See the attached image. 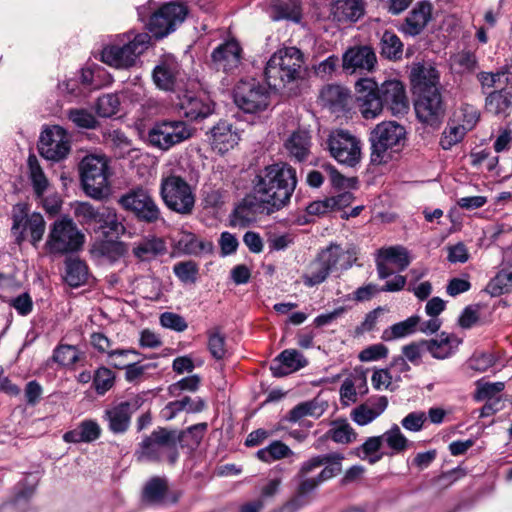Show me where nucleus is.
<instances>
[{
    "label": "nucleus",
    "instance_id": "5701e85b",
    "mask_svg": "<svg viewBox=\"0 0 512 512\" xmlns=\"http://www.w3.org/2000/svg\"><path fill=\"white\" fill-rule=\"evenodd\" d=\"M242 52L241 46L235 40L220 44L211 54L214 68L225 73H234L242 63Z\"/></svg>",
    "mask_w": 512,
    "mask_h": 512
},
{
    "label": "nucleus",
    "instance_id": "cd10ccee",
    "mask_svg": "<svg viewBox=\"0 0 512 512\" xmlns=\"http://www.w3.org/2000/svg\"><path fill=\"white\" fill-rule=\"evenodd\" d=\"M432 6L429 2L418 3L407 15L399 30L408 36L419 35L431 19Z\"/></svg>",
    "mask_w": 512,
    "mask_h": 512
},
{
    "label": "nucleus",
    "instance_id": "393cba45",
    "mask_svg": "<svg viewBox=\"0 0 512 512\" xmlns=\"http://www.w3.org/2000/svg\"><path fill=\"white\" fill-rule=\"evenodd\" d=\"M181 75V65L173 56H165L153 69L152 77L155 85L162 90H174Z\"/></svg>",
    "mask_w": 512,
    "mask_h": 512
},
{
    "label": "nucleus",
    "instance_id": "f03ea898",
    "mask_svg": "<svg viewBox=\"0 0 512 512\" xmlns=\"http://www.w3.org/2000/svg\"><path fill=\"white\" fill-rule=\"evenodd\" d=\"M304 55L296 47L277 50L268 60L264 75L270 88L284 89L303 78Z\"/></svg>",
    "mask_w": 512,
    "mask_h": 512
},
{
    "label": "nucleus",
    "instance_id": "f257e3e1",
    "mask_svg": "<svg viewBox=\"0 0 512 512\" xmlns=\"http://www.w3.org/2000/svg\"><path fill=\"white\" fill-rule=\"evenodd\" d=\"M297 186L296 170L285 162L264 167L256 175L254 191L277 211L287 206Z\"/></svg>",
    "mask_w": 512,
    "mask_h": 512
},
{
    "label": "nucleus",
    "instance_id": "c9c22d12",
    "mask_svg": "<svg viewBox=\"0 0 512 512\" xmlns=\"http://www.w3.org/2000/svg\"><path fill=\"white\" fill-rule=\"evenodd\" d=\"M101 428L94 420H84L77 428L66 432L63 435V440L67 443H89L97 440L100 437Z\"/></svg>",
    "mask_w": 512,
    "mask_h": 512
},
{
    "label": "nucleus",
    "instance_id": "4d7b16f0",
    "mask_svg": "<svg viewBox=\"0 0 512 512\" xmlns=\"http://www.w3.org/2000/svg\"><path fill=\"white\" fill-rule=\"evenodd\" d=\"M348 96V91L339 85H328L321 92L322 99L331 107L344 106Z\"/></svg>",
    "mask_w": 512,
    "mask_h": 512
},
{
    "label": "nucleus",
    "instance_id": "603ef678",
    "mask_svg": "<svg viewBox=\"0 0 512 512\" xmlns=\"http://www.w3.org/2000/svg\"><path fill=\"white\" fill-rule=\"evenodd\" d=\"M91 253L97 257H106L108 259H115L122 254L121 243L107 238L106 240L95 241Z\"/></svg>",
    "mask_w": 512,
    "mask_h": 512
},
{
    "label": "nucleus",
    "instance_id": "b1692460",
    "mask_svg": "<svg viewBox=\"0 0 512 512\" xmlns=\"http://www.w3.org/2000/svg\"><path fill=\"white\" fill-rule=\"evenodd\" d=\"M343 459V454L337 452L314 456L302 463V473L312 472L324 465L325 467L317 475L320 483H322L335 477L342 471Z\"/></svg>",
    "mask_w": 512,
    "mask_h": 512
},
{
    "label": "nucleus",
    "instance_id": "4c0bfd02",
    "mask_svg": "<svg viewBox=\"0 0 512 512\" xmlns=\"http://www.w3.org/2000/svg\"><path fill=\"white\" fill-rule=\"evenodd\" d=\"M380 55L391 61H399L402 59L404 45L397 34L390 30H386L380 37L379 42Z\"/></svg>",
    "mask_w": 512,
    "mask_h": 512
},
{
    "label": "nucleus",
    "instance_id": "79ce46f5",
    "mask_svg": "<svg viewBox=\"0 0 512 512\" xmlns=\"http://www.w3.org/2000/svg\"><path fill=\"white\" fill-rule=\"evenodd\" d=\"M452 339L450 334L442 332L436 339L423 340V344L433 358L445 359L452 354Z\"/></svg>",
    "mask_w": 512,
    "mask_h": 512
},
{
    "label": "nucleus",
    "instance_id": "f3484780",
    "mask_svg": "<svg viewBox=\"0 0 512 512\" xmlns=\"http://www.w3.org/2000/svg\"><path fill=\"white\" fill-rule=\"evenodd\" d=\"M418 119L431 127L437 128L445 116V105L439 89L426 90L419 93L415 102Z\"/></svg>",
    "mask_w": 512,
    "mask_h": 512
},
{
    "label": "nucleus",
    "instance_id": "bb28decb",
    "mask_svg": "<svg viewBox=\"0 0 512 512\" xmlns=\"http://www.w3.org/2000/svg\"><path fill=\"white\" fill-rule=\"evenodd\" d=\"M209 140L214 150L224 154L238 144L240 136L231 123L219 121L211 128Z\"/></svg>",
    "mask_w": 512,
    "mask_h": 512
},
{
    "label": "nucleus",
    "instance_id": "680f3d73",
    "mask_svg": "<svg viewBox=\"0 0 512 512\" xmlns=\"http://www.w3.org/2000/svg\"><path fill=\"white\" fill-rule=\"evenodd\" d=\"M120 101L115 94H105L98 98L96 112L100 117H111L118 112Z\"/></svg>",
    "mask_w": 512,
    "mask_h": 512
},
{
    "label": "nucleus",
    "instance_id": "e433bc0d",
    "mask_svg": "<svg viewBox=\"0 0 512 512\" xmlns=\"http://www.w3.org/2000/svg\"><path fill=\"white\" fill-rule=\"evenodd\" d=\"M439 73L434 67L421 66L411 73V81L418 93L426 90L439 89Z\"/></svg>",
    "mask_w": 512,
    "mask_h": 512
},
{
    "label": "nucleus",
    "instance_id": "c85d7f7f",
    "mask_svg": "<svg viewBox=\"0 0 512 512\" xmlns=\"http://www.w3.org/2000/svg\"><path fill=\"white\" fill-rule=\"evenodd\" d=\"M142 501L147 505L161 506L167 503H176L177 498H169V487L165 478L153 477L146 482L143 488Z\"/></svg>",
    "mask_w": 512,
    "mask_h": 512
},
{
    "label": "nucleus",
    "instance_id": "49530a36",
    "mask_svg": "<svg viewBox=\"0 0 512 512\" xmlns=\"http://www.w3.org/2000/svg\"><path fill=\"white\" fill-rule=\"evenodd\" d=\"M88 275L85 262L74 259L66 262L65 281L71 287H79L86 282Z\"/></svg>",
    "mask_w": 512,
    "mask_h": 512
},
{
    "label": "nucleus",
    "instance_id": "a878e982",
    "mask_svg": "<svg viewBox=\"0 0 512 512\" xmlns=\"http://www.w3.org/2000/svg\"><path fill=\"white\" fill-rule=\"evenodd\" d=\"M377 63L374 50L369 46H357L348 49L343 55V68L352 73L357 70L371 71Z\"/></svg>",
    "mask_w": 512,
    "mask_h": 512
},
{
    "label": "nucleus",
    "instance_id": "20e7f679",
    "mask_svg": "<svg viewBox=\"0 0 512 512\" xmlns=\"http://www.w3.org/2000/svg\"><path fill=\"white\" fill-rule=\"evenodd\" d=\"M150 42L151 37L146 32L119 35L113 43L103 48L101 59L109 66L127 69L148 49Z\"/></svg>",
    "mask_w": 512,
    "mask_h": 512
},
{
    "label": "nucleus",
    "instance_id": "6e6d98bb",
    "mask_svg": "<svg viewBox=\"0 0 512 512\" xmlns=\"http://www.w3.org/2000/svg\"><path fill=\"white\" fill-rule=\"evenodd\" d=\"M207 335L208 350L212 357L216 360L223 359L227 353L225 336L220 332L219 328L209 330Z\"/></svg>",
    "mask_w": 512,
    "mask_h": 512
},
{
    "label": "nucleus",
    "instance_id": "7c9ffc66",
    "mask_svg": "<svg viewBox=\"0 0 512 512\" xmlns=\"http://www.w3.org/2000/svg\"><path fill=\"white\" fill-rule=\"evenodd\" d=\"M311 145L310 132L305 129L293 131L284 141V148L288 156L297 162L307 160Z\"/></svg>",
    "mask_w": 512,
    "mask_h": 512
},
{
    "label": "nucleus",
    "instance_id": "ea45409f",
    "mask_svg": "<svg viewBox=\"0 0 512 512\" xmlns=\"http://www.w3.org/2000/svg\"><path fill=\"white\" fill-rule=\"evenodd\" d=\"M176 248L183 254L198 256L211 251V243L199 239L194 233L182 232Z\"/></svg>",
    "mask_w": 512,
    "mask_h": 512
},
{
    "label": "nucleus",
    "instance_id": "39448f33",
    "mask_svg": "<svg viewBox=\"0 0 512 512\" xmlns=\"http://www.w3.org/2000/svg\"><path fill=\"white\" fill-rule=\"evenodd\" d=\"M179 441L180 436L176 430L158 427L139 443L135 457L140 462L167 461L174 465L179 458Z\"/></svg>",
    "mask_w": 512,
    "mask_h": 512
},
{
    "label": "nucleus",
    "instance_id": "dca6fc26",
    "mask_svg": "<svg viewBox=\"0 0 512 512\" xmlns=\"http://www.w3.org/2000/svg\"><path fill=\"white\" fill-rule=\"evenodd\" d=\"M70 149V137L62 127L55 125L41 133L38 150L45 159L60 161L69 154Z\"/></svg>",
    "mask_w": 512,
    "mask_h": 512
},
{
    "label": "nucleus",
    "instance_id": "9d476101",
    "mask_svg": "<svg viewBox=\"0 0 512 512\" xmlns=\"http://www.w3.org/2000/svg\"><path fill=\"white\" fill-rule=\"evenodd\" d=\"M81 182L85 193L102 199L108 193V164L104 157L88 155L80 163Z\"/></svg>",
    "mask_w": 512,
    "mask_h": 512
},
{
    "label": "nucleus",
    "instance_id": "8fccbe9b",
    "mask_svg": "<svg viewBox=\"0 0 512 512\" xmlns=\"http://www.w3.org/2000/svg\"><path fill=\"white\" fill-rule=\"evenodd\" d=\"M485 291L493 297L512 291V280L508 270L501 269L487 284Z\"/></svg>",
    "mask_w": 512,
    "mask_h": 512
},
{
    "label": "nucleus",
    "instance_id": "0eeeda50",
    "mask_svg": "<svg viewBox=\"0 0 512 512\" xmlns=\"http://www.w3.org/2000/svg\"><path fill=\"white\" fill-rule=\"evenodd\" d=\"M159 194L169 210L183 216L192 214L196 197L193 188L183 177L176 174L162 176Z\"/></svg>",
    "mask_w": 512,
    "mask_h": 512
},
{
    "label": "nucleus",
    "instance_id": "a19ab883",
    "mask_svg": "<svg viewBox=\"0 0 512 512\" xmlns=\"http://www.w3.org/2000/svg\"><path fill=\"white\" fill-rule=\"evenodd\" d=\"M512 106V91L509 89H500L491 92L485 99V108L494 115L507 114Z\"/></svg>",
    "mask_w": 512,
    "mask_h": 512
},
{
    "label": "nucleus",
    "instance_id": "de8ad7c7",
    "mask_svg": "<svg viewBox=\"0 0 512 512\" xmlns=\"http://www.w3.org/2000/svg\"><path fill=\"white\" fill-rule=\"evenodd\" d=\"M29 176L33 186V190L37 197H41L48 187V180L34 155L28 158Z\"/></svg>",
    "mask_w": 512,
    "mask_h": 512
},
{
    "label": "nucleus",
    "instance_id": "37998d69",
    "mask_svg": "<svg viewBox=\"0 0 512 512\" xmlns=\"http://www.w3.org/2000/svg\"><path fill=\"white\" fill-rule=\"evenodd\" d=\"M325 411L322 404L316 399L299 403L293 407L286 416L289 422L296 423L306 416L318 418Z\"/></svg>",
    "mask_w": 512,
    "mask_h": 512
},
{
    "label": "nucleus",
    "instance_id": "c756f323",
    "mask_svg": "<svg viewBox=\"0 0 512 512\" xmlns=\"http://www.w3.org/2000/svg\"><path fill=\"white\" fill-rule=\"evenodd\" d=\"M307 365L306 358L295 349L282 351L272 362L270 370L275 377H283Z\"/></svg>",
    "mask_w": 512,
    "mask_h": 512
},
{
    "label": "nucleus",
    "instance_id": "7ed1b4c3",
    "mask_svg": "<svg viewBox=\"0 0 512 512\" xmlns=\"http://www.w3.org/2000/svg\"><path fill=\"white\" fill-rule=\"evenodd\" d=\"M356 261L353 250H344L340 245L331 243L320 250L312 260L306 272L302 275L303 283L307 287H314L323 283L330 273L335 270H347Z\"/></svg>",
    "mask_w": 512,
    "mask_h": 512
},
{
    "label": "nucleus",
    "instance_id": "72a5a7b5",
    "mask_svg": "<svg viewBox=\"0 0 512 512\" xmlns=\"http://www.w3.org/2000/svg\"><path fill=\"white\" fill-rule=\"evenodd\" d=\"M167 252L163 238L150 236L140 239L133 245L132 253L140 261H151Z\"/></svg>",
    "mask_w": 512,
    "mask_h": 512
},
{
    "label": "nucleus",
    "instance_id": "58836bf2",
    "mask_svg": "<svg viewBox=\"0 0 512 512\" xmlns=\"http://www.w3.org/2000/svg\"><path fill=\"white\" fill-rule=\"evenodd\" d=\"M420 324V316L413 315L404 321L393 324L392 326L385 329L382 333L381 338L384 341L390 342L396 339L404 338L416 332L418 325Z\"/></svg>",
    "mask_w": 512,
    "mask_h": 512
},
{
    "label": "nucleus",
    "instance_id": "774afa93",
    "mask_svg": "<svg viewBox=\"0 0 512 512\" xmlns=\"http://www.w3.org/2000/svg\"><path fill=\"white\" fill-rule=\"evenodd\" d=\"M160 324L164 328H168L177 332H183L188 327L185 319L182 316L172 312L162 313L160 316Z\"/></svg>",
    "mask_w": 512,
    "mask_h": 512
},
{
    "label": "nucleus",
    "instance_id": "412c9836",
    "mask_svg": "<svg viewBox=\"0 0 512 512\" xmlns=\"http://www.w3.org/2000/svg\"><path fill=\"white\" fill-rule=\"evenodd\" d=\"M390 264L394 265L397 271H404L410 264L408 250L403 246H391L378 250L376 268L380 279H386L394 273Z\"/></svg>",
    "mask_w": 512,
    "mask_h": 512
},
{
    "label": "nucleus",
    "instance_id": "2f4dec72",
    "mask_svg": "<svg viewBox=\"0 0 512 512\" xmlns=\"http://www.w3.org/2000/svg\"><path fill=\"white\" fill-rule=\"evenodd\" d=\"M93 224L96 225L97 230L101 231L105 238L117 239L125 230L118 219L116 210L107 206L99 207Z\"/></svg>",
    "mask_w": 512,
    "mask_h": 512
},
{
    "label": "nucleus",
    "instance_id": "13d9d810",
    "mask_svg": "<svg viewBox=\"0 0 512 512\" xmlns=\"http://www.w3.org/2000/svg\"><path fill=\"white\" fill-rule=\"evenodd\" d=\"M79 359L78 350L75 346L62 344L57 346L51 360L60 366H71Z\"/></svg>",
    "mask_w": 512,
    "mask_h": 512
},
{
    "label": "nucleus",
    "instance_id": "1a4fd4ad",
    "mask_svg": "<svg viewBox=\"0 0 512 512\" xmlns=\"http://www.w3.org/2000/svg\"><path fill=\"white\" fill-rule=\"evenodd\" d=\"M330 156L346 167H356L362 159V141L345 129L330 131L325 141Z\"/></svg>",
    "mask_w": 512,
    "mask_h": 512
},
{
    "label": "nucleus",
    "instance_id": "338daca9",
    "mask_svg": "<svg viewBox=\"0 0 512 512\" xmlns=\"http://www.w3.org/2000/svg\"><path fill=\"white\" fill-rule=\"evenodd\" d=\"M454 64L460 73H472L477 68V58L470 51H462L454 57Z\"/></svg>",
    "mask_w": 512,
    "mask_h": 512
},
{
    "label": "nucleus",
    "instance_id": "6ab92c4d",
    "mask_svg": "<svg viewBox=\"0 0 512 512\" xmlns=\"http://www.w3.org/2000/svg\"><path fill=\"white\" fill-rule=\"evenodd\" d=\"M356 99L362 116L374 119L382 112L379 86L372 78H361L355 83Z\"/></svg>",
    "mask_w": 512,
    "mask_h": 512
},
{
    "label": "nucleus",
    "instance_id": "052dcab7",
    "mask_svg": "<svg viewBox=\"0 0 512 512\" xmlns=\"http://www.w3.org/2000/svg\"><path fill=\"white\" fill-rule=\"evenodd\" d=\"M114 381L115 374L109 368L100 367L95 371L93 385L97 394L104 395L113 387Z\"/></svg>",
    "mask_w": 512,
    "mask_h": 512
},
{
    "label": "nucleus",
    "instance_id": "a211bd4d",
    "mask_svg": "<svg viewBox=\"0 0 512 512\" xmlns=\"http://www.w3.org/2000/svg\"><path fill=\"white\" fill-rule=\"evenodd\" d=\"M143 403V397L136 395L106 409L103 417L108 422L110 431L114 434L126 432L130 426L132 415L140 409Z\"/></svg>",
    "mask_w": 512,
    "mask_h": 512
},
{
    "label": "nucleus",
    "instance_id": "c03bdc74",
    "mask_svg": "<svg viewBox=\"0 0 512 512\" xmlns=\"http://www.w3.org/2000/svg\"><path fill=\"white\" fill-rule=\"evenodd\" d=\"M292 450L281 441H273L268 446L257 451L256 456L265 463H271L292 455Z\"/></svg>",
    "mask_w": 512,
    "mask_h": 512
},
{
    "label": "nucleus",
    "instance_id": "9b49d317",
    "mask_svg": "<svg viewBox=\"0 0 512 512\" xmlns=\"http://www.w3.org/2000/svg\"><path fill=\"white\" fill-rule=\"evenodd\" d=\"M118 203L140 222L155 224L163 220L161 209L154 197L142 187H136L125 193L119 198Z\"/></svg>",
    "mask_w": 512,
    "mask_h": 512
},
{
    "label": "nucleus",
    "instance_id": "69168bd1",
    "mask_svg": "<svg viewBox=\"0 0 512 512\" xmlns=\"http://www.w3.org/2000/svg\"><path fill=\"white\" fill-rule=\"evenodd\" d=\"M465 135L463 126H453L445 130L440 139V145L444 150L451 149L455 144L460 142Z\"/></svg>",
    "mask_w": 512,
    "mask_h": 512
},
{
    "label": "nucleus",
    "instance_id": "3c124183",
    "mask_svg": "<svg viewBox=\"0 0 512 512\" xmlns=\"http://www.w3.org/2000/svg\"><path fill=\"white\" fill-rule=\"evenodd\" d=\"M381 436L369 437L357 450L358 456L367 459L370 464H374L381 460L383 454L378 453L383 440Z\"/></svg>",
    "mask_w": 512,
    "mask_h": 512
},
{
    "label": "nucleus",
    "instance_id": "e2e57ef3",
    "mask_svg": "<svg viewBox=\"0 0 512 512\" xmlns=\"http://www.w3.org/2000/svg\"><path fill=\"white\" fill-rule=\"evenodd\" d=\"M99 207H94L88 202H79L74 207V215L82 224H93Z\"/></svg>",
    "mask_w": 512,
    "mask_h": 512
},
{
    "label": "nucleus",
    "instance_id": "f704fd0d",
    "mask_svg": "<svg viewBox=\"0 0 512 512\" xmlns=\"http://www.w3.org/2000/svg\"><path fill=\"white\" fill-rule=\"evenodd\" d=\"M331 11L338 21L356 22L364 13L362 0H331Z\"/></svg>",
    "mask_w": 512,
    "mask_h": 512
},
{
    "label": "nucleus",
    "instance_id": "6e6552de",
    "mask_svg": "<svg viewBox=\"0 0 512 512\" xmlns=\"http://www.w3.org/2000/svg\"><path fill=\"white\" fill-rule=\"evenodd\" d=\"M405 128L394 121L379 123L371 132L370 161L374 165L387 163L405 139Z\"/></svg>",
    "mask_w": 512,
    "mask_h": 512
},
{
    "label": "nucleus",
    "instance_id": "0e129e2a",
    "mask_svg": "<svg viewBox=\"0 0 512 512\" xmlns=\"http://www.w3.org/2000/svg\"><path fill=\"white\" fill-rule=\"evenodd\" d=\"M427 420V415L423 411H414L407 414L402 420L401 425L404 429L411 432H419L423 429Z\"/></svg>",
    "mask_w": 512,
    "mask_h": 512
},
{
    "label": "nucleus",
    "instance_id": "bf43d9fd",
    "mask_svg": "<svg viewBox=\"0 0 512 512\" xmlns=\"http://www.w3.org/2000/svg\"><path fill=\"white\" fill-rule=\"evenodd\" d=\"M201 383V378L199 375L194 374L188 377H184L179 381L169 385L168 394L172 397H179L182 392H196Z\"/></svg>",
    "mask_w": 512,
    "mask_h": 512
},
{
    "label": "nucleus",
    "instance_id": "2eb2a0df",
    "mask_svg": "<svg viewBox=\"0 0 512 512\" xmlns=\"http://www.w3.org/2000/svg\"><path fill=\"white\" fill-rule=\"evenodd\" d=\"M187 15V8L178 3L170 2L161 6L152 14L148 29L155 38H163L175 31Z\"/></svg>",
    "mask_w": 512,
    "mask_h": 512
},
{
    "label": "nucleus",
    "instance_id": "f8f14e48",
    "mask_svg": "<svg viewBox=\"0 0 512 512\" xmlns=\"http://www.w3.org/2000/svg\"><path fill=\"white\" fill-rule=\"evenodd\" d=\"M12 220L11 232L15 242L21 245L25 240V230H28L30 242L36 248L42 240L46 229L43 216L37 212L28 215V205L18 203L12 209Z\"/></svg>",
    "mask_w": 512,
    "mask_h": 512
},
{
    "label": "nucleus",
    "instance_id": "09e8293b",
    "mask_svg": "<svg viewBox=\"0 0 512 512\" xmlns=\"http://www.w3.org/2000/svg\"><path fill=\"white\" fill-rule=\"evenodd\" d=\"M381 437H383V442L392 450L391 454L402 453L412 444L396 424L383 433Z\"/></svg>",
    "mask_w": 512,
    "mask_h": 512
},
{
    "label": "nucleus",
    "instance_id": "473e14b6",
    "mask_svg": "<svg viewBox=\"0 0 512 512\" xmlns=\"http://www.w3.org/2000/svg\"><path fill=\"white\" fill-rule=\"evenodd\" d=\"M179 112L191 121L206 118L211 114V104L192 93L184 94L178 104Z\"/></svg>",
    "mask_w": 512,
    "mask_h": 512
},
{
    "label": "nucleus",
    "instance_id": "a18cd8bd",
    "mask_svg": "<svg viewBox=\"0 0 512 512\" xmlns=\"http://www.w3.org/2000/svg\"><path fill=\"white\" fill-rule=\"evenodd\" d=\"M326 437L339 444H349L356 440L357 433L347 421L339 420L332 423Z\"/></svg>",
    "mask_w": 512,
    "mask_h": 512
},
{
    "label": "nucleus",
    "instance_id": "4be33fe9",
    "mask_svg": "<svg viewBox=\"0 0 512 512\" xmlns=\"http://www.w3.org/2000/svg\"><path fill=\"white\" fill-rule=\"evenodd\" d=\"M382 110L387 108L393 115L404 114L408 108L405 87L399 80H388L379 86Z\"/></svg>",
    "mask_w": 512,
    "mask_h": 512
},
{
    "label": "nucleus",
    "instance_id": "423d86ee",
    "mask_svg": "<svg viewBox=\"0 0 512 512\" xmlns=\"http://www.w3.org/2000/svg\"><path fill=\"white\" fill-rule=\"evenodd\" d=\"M85 235L68 216L55 220L49 227L44 249L51 255H66L79 251Z\"/></svg>",
    "mask_w": 512,
    "mask_h": 512
},
{
    "label": "nucleus",
    "instance_id": "5fc2aeb1",
    "mask_svg": "<svg viewBox=\"0 0 512 512\" xmlns=\"http://www.w3.org/2000/svg\"><path fill=\"white\" fill-rule=\"evenodd\" d=\"M175 276L184 284H194L199 273L198 265L192 261H181L173 266Z\"/></svg>",
    "mask_w": 512,
    "mask_h": 512
},
{
    "label": "nucleus",
    "instance_id": "aec40b11",
    "mask_svg": "<svg viewBox=\"0 0 512 512\" xmlns=\"http://www.w3.org/2000/svg\"><path fill=\"white\" fill-rule=\"evenodd\" d=\"M277 210L266 202L264 196L255 193L246 195L234 210L235 219L242 226H247L257 220L258 215H270Z\"/></svg>",
    "mask_w": 512,
    "mask_h": 512
},
{
    "label": "nucleus",
    "instance_id": "ddd939ff",
    "mask_svg": "<svg viewBox=\"0 0 512 512\" xmlns=\"http://www.w3.org/2000/svg\"><path fill=\"white\" fill-rule=\"evenodd\" d=\"M192 136V129L183 121H161L148 132L147 143L159 150L167 151Z\"/></svg>",
    "mask_w": 512,
    "mask_h": 512
},
{
    "label": "nucleus",
    "instance_id": "864d4df0",
    "mask_svg": "<svg viewBox=\"0 0 512 512\" xmlns=\"http://www.w3.org/2000/svg\"><path fill=\"white\" fill-rule=\"evenodd\" d=\"M67 116L76 127L81 129H95L98 126L96 117L83 108L70 109Z\"/></svg>",
    "mask_w": 512,
    "mask_h": 512
},
{
    "label": "nucleus",
    "instance_id": "4468645a",
    "mask_svg": "<svg viewBox=\"0 0 512 512\" xmlns=\"http://www.w3.org/2000/svg\"><path fill=\"white\" fill-rule=\"evenodd\" d=\"M234 101L244 112L256 113L268 107L270 92L255 79L241 80L234 90Z\"/></svg>",
    "mask_w": 512,
    "mask_h": 512
}]
</instances>
